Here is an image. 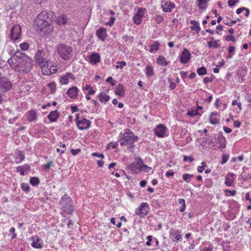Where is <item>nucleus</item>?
I'll use <instances>...</instances> for the list:
<instances>
[{
    "label": "nucleus",
    "mask_w": 251,
    "mask_h": 251,
    "mask_svg": "<svg viewBox=\"0 0 251 251\" xmlns=\"http://www.w3.org/2000/svg\"><path fill=\"white\" fill-rule=\"evenodd\" d=\"M16 65L15 66L16 71L20 73H27L32 68V59L28 56L17 50L15 53Z\"/></svg>",
    "instance_id": "obj_1"
},
{
    "label": "nucleus",
    "mask_w": 251,
    "mask_h": 251,
    "mask_svg": "<svg viewBox=\"0 0 251 251\" xmlns=\"http://www.w3.org/2000/svg\"><path fill=\"white\" fill-rule=\"evenodd\" d=\"M121 137L119 142L121 146H126L128 150L135 148L134 143L138 141L139 138L135 135L133 132L129 131L125 132L124 133H121Z\"/></svg>",
    "instance_id": "obj_2"
},
{
    "label": "nucleus",
    "mask_w": 251,
    "mask_h": 251,
    "mask_svg": "<svg viewBox=\"0 0 251 251\" xmlns=\"http://www.w3.org/2000/svg\"><path fill=\"white\" fill-rule=\"evenodd\" d=\"M72 202L71 198L66 194L61 197L59 203L61 205L62 213L70 214L74 212V208Z\"/></svg>",
    "instance_id": "obj_3"
},
{
    "label": "nucleus",
    "mask_w": 251,
    "mask_h": 251,
    "mask_svg": "<svg viewBox=\"0 0 251 251\" xmlns=\"http://www.w3.org/2000/svg\"><path fill=\"white\" fill-rule=\"evenodd\" d=\"M50 60V53L46 50L39 49L35 55V62L39 67H42Z\"/></svg>",
    "instance_id": "obj_4"
},
{
    "label": "nucleus",
    "mask_w": 251,
    "mask_h": 251,
    "mask_svg": "<svg viewBox=\"0 0 251 251\" xmlns=\"http://www.w3.org/2000/svg\"><path fill=\"white\" fill-rule=\"evenodd\" d=\"M35 24L37 26V30L43 32L44 35H47L53 30L51 21L35 20Z\"/></svg>",
    "instance_id": "obj_5"
},
{
    "label": "nucleus",
    "mask_w": 251,
    "mask_h": 251,
    "mask_svg": "<svg viewBox=\"0 0 251 251\" xmlns=\"http://www.w3.org/2000/svg\"><path fill=\"white\" fill-rule=\"evenodd\" d=\"M57 51L60 57L64 60H68L72 55V48L65 44H60L57 46Z\"/></svg>",
    "instance_id": "obj_6"
},
{
    "label": "nucleus",
    "mask_w": 251,
    "mask_h": 251,
    "mask_svg": "<svg viewBox=\"0 0 251 251\" xmlns=\"http://www.w3.org/2000/svg\"><path fill=\"white\" fill-rule=\"evenodd\" d=\"M41 69V71L44 75H50L52 74H55L57 70V66L51 60L48 61V62L43 65L42 67H40Z\"/></svg>",
    "instance_id": "obj_7"
},
{
    "label": "nucleus",
    "mask_w": 251,
    "mask_h": 251,
    "mask_svg": "<svg viewBox=\"0 0 251 251\" xmlns=\"http://www.w3.org/2000/svg\"><path fill=\"white\" fill-rule=\"evenodd\" d=\"M79 115L80 114L77 113L75 119L77 128L80 130L88 129L91 126L90 121L84 118L80 119Z\"/></svg>",
    "instance_id": "obj_8"
},
{
    "label": "nucleus",
    "mask_w": 251,
    "mask_h": 251,
    "mask_svg": "<svg viewBox=\"0 0 251 251\" xmlns=\"http://www.w3.org/2000/svg\"><path fill=\"white\" fill-rule=\"evenodd\" d=\"M149 210V204L147 202L141 203L135 210V213L141 218H144L148 215Z\"/></svg>",
    "instance_id": "obj_9"
},
{
    "label": "nucleus",
    "mask_w": 251,
    "mask_h": 251,
    "mask_svg": "<svg viewBox=\"0 0 251 251\" xmlns=\"http://www.w3.org/2000/svg\"><path fill=\"white\" fill-rule=\"evenodd\" d=\"M21 35V27L19 25H15L10 32L11 39L14 42L18 40Z\"/></svg>",
    "instance_id": "obj_10"
},
{
    "label": "nucleus",
    "mask_w": 251,
    "mask_h": 251,
    "mask_svg": "<svg viewBox=\"0 0 251 251\" xmlns=\"http://www.w3.org/2000/svg\"><path fill=\"white\" fill-rule=\"evenodd\" d=\"M167 129V128L165 125L159 124L153 129V132L158 137L164 138L165 136Z\"/></svg>",
    "instance_id": "obj_11"
},
{
    "label": "nucleus",
    "mask_w": 251,
    "mask_h": 251,
    "mask_svg": "<svg viewBox=\"0 0 251 251\" xmlns=\"http://www.w3.org/2000/svg\"><path fill=\"white\" fill-rule=\"evenodd\" d=\"M191 58V54L190 51L185 48L181 53L179 61L182 64H186L188 63Z\"/></svg>",
    "instance_id": "obj_12"
},
{
    "label": "nucleus",
    "mask_w": 251,
    "mask_h": 251,
    "mask_svg": "<svg viewBox=\"0 0 251 251\" xmlns=\"http://www.w3.org/2000/svg\"><path fill=\"white\" fill-rule=\"evenodd\" d=\"M12 84L8 79L3 76L0 78V88L2 89L4 91L7 92L12 88Z\"/></svg>",
    "instance_id": "obj_13"
},
{
    "label": "nucleus",
    "mask_w": 251,
    "mask_h": 251,
    "mask_svg": "<svg viewBox=\"0 0 251 251\" xmlns=\"http://www.w3.org/2000/svg\"><path fill=\"white\" fill-rule=\"evenodd\" d=\"M145 9L143 8H139L137 13L133 17V21L135 24L140 25L142 22V19L145 14Z\"/></svg>",
    "instance_id": "obj_14"
},
{
    "label": "nucleus",
    "mask_w": 251,
    "mask_h": 251,
    "mask_svg": "<svg viewBox=\"0 0 251 251\" xmlns=\"http://www.w3.org/2000/svg\"><path fill=\"white\" fill-rule=\"evenodd\" d=\"M53 18V13H50L46 10H44L40 12L37 16L36 17L35 20H47L49 19L51 20Z\"/></svg>",
    "instance_id": "obj_15"
},
{
    "label": "nucleus",
    "mask_w": 251,
    "mask_h": 251,
    "mask_svg": "<svg viewBox=\"0 0 251 251\" xmlns=\"http://www.w3.org/2000/svg\"><path fill=\"white\" fill-rule=\"evenodd\" d=\"M60 82L62 84H67L69 82V78L73 80H75V75L72 73H66L65 75L59 76Z\"/></svg>",
    "instance_id": "obj_16"
},
{
    "label": "nucleus",
    "mask_w": 251,
    "mask_h": 251,
    "mask_svg": "<svg viewBox=\"0 0 251 251\" xmlns=\"http://www.w3.org/2000/svg\"><path fill=\"white\" fill-rule=\"evenodd\" d=\"M161 7L163 8V11L165 12H171L172 9L175 7L174 3L170 1H166L164 2V4H161Z\"/></svg>",
    "instance_id": "obj_17"
},
{
    "label": "nucleus",
    "mask_w": 251,
    "mask_h": 251,
    "mask_svg": "<svg viewBox=\"0 0 251 251\" xmlns=\"http://www.w3.org/2000/svg\"><path fill=\"white\" fill-rule=\"evenodd\" d=\"M89 59L91 64L95 65L100 62V56L98 52H94L89 56Z\"/></svg>",
    "instance_id": "obj_18"
},
{
    "label": "nucleus",
    "mask_w": 251,
    "mask_h": 251,
    "mask_svg": "<svg viewBox=\"0 0 251 251\" xmlns=\"http://www.w3.org/2000/svg\"><path fill=\"white\" fill-rule=\"evenodd\" d=\"M96 35L99 39L104 41L107 36L106 29L104 27H100L96 31Z\"/></svg>",
    "instance_id": "obj_19"
},
{
    "label": "nucleus",
    "mask_w": 251,
    "mask_h": 251,
    "mask_svg": "<svg viewBox=\"0 0 251 251\" xmlns=\"http://www.w3.org/2000/svg\"><path fill=\"white\" fill-rule=\"evenodd\" d=\"M217 143L220 145L218 146L219 149H225L226 147V140L223 136L222 132H220L217 138Z\"/></svg>",
    "instance_id": "obj_20"
},
{
    "label": "nucleus",
    "mask_w": 251,
    "mask_h": 251,
    "mask_svg": "<svg viewBox=\"0 0 251 251\" xmlns=\"http://www.w3.org/2000/svg\"><path fill=\"white\" fill-rule=\"evenodd\" d=\"M27 120L29 122L35 121L37 119V114L34 110H30L26 114Z\"/></svg>",
    "instance_id": "obj_21"
},
{
    "label": "nucleus",
    "mask_w": 251,
    "mask_h": 251,
    "mask_svg": "<svg viewBox=\"0 0 251 251\" xmlns=\"http://www.w3.org/2000/svg\"><path fill=\"white\" fill-rule=\"evenodd\" d=\"M78 90L76 87H72L69 88L67 92V94L71 99H75L77 98L78 95Z\"/></svg>",
    "instance_id": "obj_22"
},
{
    "label": "nucleus",
    "mask_w": 251,
    "mask_h": 251,
    "mask_svg": "<svg viewBox=\"0 0 251 251\" xmlns=\"http://www.w3.org/2000/svg\"><path fill=\"white\" fill-rule=\"evenodd\" d=\"M236 178L235 175L233 173H228L226 176L225 183L228 186H231Z\"/></svg>",
    "instance_id": "obj_23"
},
{
    "label": "nucleus",
    "mask_w": 251,
    "mask_h": 251,
    "mask_svg": "<svg viewBox=\"0 0 251 251\" xmlns=\"http://www.w3.org/2000/svg\"><path fill=\"white\" fill-rule=\"evenodd\" d=\"M30 166L27 164H25L23 165L19 166L16 167L17 172H19L20 173V175L23 176L25 175V171H30Z\"/></svg>",
    "instance_id": "obj_24"
},
{
    "label": "nucleus",
    "mask_w": 251,
    "mask_h": 251,
    "mask_svg": "<svg viewBox=\"0 0 251 251\" xmlns=\"http://www.w3.org/2000/svg\"><path fill=\"white\" fill-rule=\"evenodd\" d=\"M143 163V160L141 158H139L137 161L134 162L130 164L128 166V168L130 170H133L134 168H136L140 171Z\"/></svg>",
    "instance_id": "obj_25"
},
{
    "label": "nucleus",
    "mask_w": 251,
    "mask_h": 251,
    "mask_svg": "<svg viewBox=\"0 0 251 251\" xmlns=\"http://www.w3.org/2000/svg\"><path fill=\"white\" fill-rule=\"evenodd\" d=\"M180 231L177 229L174 231L170 232V237L173 241H178L181 239V235L180 234Z\"/></svg>",
    "instance_id": "obj_26"
},
{
    "label": "nucleus",
    "mask_w": 251,
    "mask_h": 251,
    "mask_svg": "<svg viewBox=\"0 0 251 251\" xmlns=\"http://www.w3.org/2000/svg\"><path fill=\"white\" fill-rule=\"evenodd\" d=\"M68 18L65 14H62L58 16L56 20V23L58 25H65L67 24Z\"/></svg>",
    "instance_id": "obj_27"
},
{
    "label": "nucleus",
    "mask_w": 251,
    "mask_h": 251,
    "mask_svg": "<svg viewBox=\"0 0 251 251\" xmlns=\"http://www.w3.org/2000/svg\"><path fill=\"white\" fill-rule=\"evenodd\" d=\"M31 240L33 241L31 245L33 247L36 249H41L43 247V243L41 242V239L39 237H37L35 239V237H32Z\"/></svg>",
    "instance_id": "obj_28"
},
{
    "label": "nucleus",
    "mask_w": 251,
    "mask_h": 251,
    "mask_svg": "<svg viewBox=\"0 0 251 251\" xmlns=\"http://www.w3.org/2000/svg\"><path fill=\"white\" fill-rule=\"evenodd\" d=\"M59 113L57 110H55L50 112L48 115V118L50 122H56L59 117Z\"/></svg>",
    "instance_id": "obj_29"
},
{
    "label": "nucleus",
    "mask_w": 251,
    "mask_h": 251,
    "mask_svg": "<svg viewBox=\"0 0 251 251\" xmlns=\"http://www.w3.org/2000/svg\"><path fill=\"white\" fill-rule=\"evenodd\" d=\"M116 95L120 97H123L125 95V89L122 84H119L115 90Z\"/></svg>",
    "instance_id": "obj_30"
},
{
    "label": "nucleus",
    "mask_w": 251,
    "mask_h": 251,
    "mask_svg": "<svg viewBox=\"0 0 251 251\" xmlns=\"http://www.w3.org/2000/svg\"><path fill=\"white\" fill-rule=\"evenodd\" d=\"M190 23L192 25L191 26V29L195 31L197 33H199L201 30L199 23L195 20H192L190 21Z\"/></svg>",
    "instance_id": "obj_31"
},
{
    "label": "nucleus",
    "mask_w": 251,
    "mask_h": 251,
    "mask_svg": "<svg viewBox=\"0 0 251 251\" xmlns=\"http://www.w3.org/2000/svg\"><path fill=\"white\" fill-rule=\"evenodd\" d=\"M160 46V43L158 41H155L153 42V43L150 46V51L151 52H154L159 50Z\"/></svg>",
    "instance_id": "obj_32"
},
{
    "label": "nucleus",
    "mask_w": 251,
    "mask_h": 251,
    "mask_svg": "<svg viewBox=\"0 0 251 251\" xmlns=\"http://www.w3.org/2000/svg\"><path fill=\"white\" fill-rule=\"evenodd\" d=\"M156 60L157 64L161 66H166L169 63V62L167 61L165 57L162 55H159Z\"/></svg>",
    "instance_id": "obj_33"
},
{
    "label": "nucleus",
    "mask_w": 251,
    "mask_h": 251,
    "mask_svg": "<svg viewBox=\"0 0 251 251\" xmlns=\"http://www.w3.org/2000/svg\"><path fill=\"white\" fill-rule=\"evenodd\" d=\"M99 98L100 101L104 103H106L110 100V97L108 95L102 93L100 94Z\"/></svg>",
    "instance_id": "obj_34"
},
{
    "label": "nucleus",
    "mask_w": 251,
    "mask_h": 251,
    "mask_svg": "<svg viewBox=\"0 0 251 251\" xmlns=\"http://www.w3.org/2000/svg\"><path fill=\"white\" fill-rule=\"evenodd\" d=\"M145 73L148 77H151L154 75L153 69L151 66H147L145 70Z\"/></svg>",
    "instance_id": "obj_35"
},
{
    "label": "nucleus",
    "mask_w": 251,
    "mask_h": 251,
    "mask_svg": "<svg viewBox=\"0 0 251 251\" xmlns=\"http://www.w3.org/2000/svg\"><path fill=\"white\" fill-rule=\"evenodd\" d=\"M199 3L198 7L201 9H205L207 8V0H198Z\"/></svg>",
    "instance_id": "obj_36"
},
{
    "label": "nucleus",
    "mask_w": 251,
    "mask_h": 251,
    "mask_svg": "<svg viewBox=\"0 0 251 251\" xmlns=\"http://www.w3.org/2000/svg\"><path fill=\"white\" fill-rule=\"evenodd\" d=\"M217 115V113L212 112L209 118V122L212 125H216L219 123V120L217 118L213 117Z\"/></svg>",
    "instance_id": "obj_37"
},
{
    "label": "nucleus",
    "mask_w": 251,
    "mask_h": 251,
    "mask_svg": "<svg viewBox=\"0 0 251 251\" xmlns=\"http://www.w3.org/2000/svg\"><path fill=\"white\" fill-rule=\"evenodd\" d=\"M29 182L32 185L35 186L39 184L40 180L38 177L33 176L30 177Z\"/></svg>",
    "instance_id": "obj_38"
},
{
    "label": "nucleus",
    "mask_w": 251,
    "mask_h": 251,
    "mask_svg": "<svg viewBox=\"0 0 251 251\" xmlns=\"http://www.w3.org/2000/svg\"><path fill=\"white\" fill-rule=\"evenodd\" d=\"M16 154L18 156L20 157V161H16V163L18 164L24 161L25 159V154L24 152V151L18 150L17 152H16Z\"/></svg>",
    "instance_id": "obj_39"
},
{
    "label": "nucleus",
    "mask_w": 251,
    "mask_h": 251,
    "mask_svg": "<svg viewBox=\"0 0 251 251\" xmlns=\"http://www.w3.org/2000/svg\"><path fill=\"white\" fill-rule=\"evenodd\" d=\"M197 72L199 75H203L207 74V69L205 67L202 66L197 69Z\"/></svg>",
    "instance_id": "obj_40"
},
{
    "label": "nucleus",
    "mask_w": 251,
    "mask_h": 251,
    "mask_svg": "<svg viewBox=\"0 0 251 251\" xmlns=\"http://www.w3.org/2000/svg\"><path fill=\"white\" fill-rule=\"evenodd\" d=\"M154 19L156 24H160L163 21L164 18L162 15L156 14L154 16Z\"/></svg>",
    "instance_id": "obj_41"
},
{
    "label": "nucleus",
    "mask_w": 251,
    "mask_h": 251,
    "mask_svg": "<svg viewBox=\"0 0 251 251\" xmlns=\"http://www.w3.org/2000/svg\"><path fill=\"white\" fill-rule=\"evenodd\" d=\"M193 177V175H190L189 174H184L182 176L183 180L187 183H189L191 181V178Z\"/></svg>",
    "instance_id": "obj_42"
},
{
    "label": "nucleus",
    "mask_w": 251,
    "mask_h": 251,
    "mask_svg": "<svg viewBox=\"0 0 251 251\" xmlns=\"http://www.w3.org/2000/svg\"><path fill=\"white\" fill-rule=\"evenodd\" d=\"M21 188L26 193H29L30 190L29 185L27 183L24 182L21 184Z\"/></svg>",
    "instance_id": "obj_43"
},
{
    "label": "nucleus",
    "mask_w": 251,
    "mask_h": 251,
    "mask_svg": "<svg viewBox=\"0 0 251 251\" xmlns=\"http://www.w3.org/2000/svg\"><path fill=\"white\" fill-rule=\"evenodd\" d=\"M187 115L191 116V117H194L195 116L201 115V114L197 110H192L188 111L187 113Z\"/></svg>",
    "instance_id": "obj_44"
},
{
    "label": "nucleus",
    "mask_w": 251,
    "mask_h": 251,
    "mask_svg": "<svg viewBox=\"0 0 251 251\" xmlns=\"http://www.w3.org/2000/svg\"><path fill=\"white\" fill-rule=\"evenodd\" d=\"M218 42V40H215L214 42L209 41L208 42L207 44L209 48L213 47L214 48L216 49L219 47Z\"/></svg>",
    "instance_id": "obj_45"
},
{
    "label": "nucleus",
    "mask_w": 251,
    "mask_h": 251,
    "mask_svg": "<svg viewBox=\"0 0 251 251\" xmlns=\"http://www.w3.org/2000/svg\"><path fill=\"white\" fill-rule=\"evenodd\" d=\"M48 86L50 88L52 93H54L56 91V84L54 82H51L48 83Z\"/></svg>",
    "instance_id": "obj_46"
},
{
    "label": "nucleus",
    "mask_w": 251,
    "mask_h": 251,
    "mask_svg": "<svg viewBox=\"0 0 251 251\" xmlns=\"http://www.w3.org/2000/svg\"><path fill=\"white\" fill-rule=\"evenodd\" d=\"M15 54L10 57L7 61V63L10 65L11 67L14 66L15 67L16 65V58L14 57Z\"/></svg>",
    "instance_id": "obj_47"
},
{
    "label": "nucleus",
    "mask_w": 251,
    "mask_h": 251,
    "mask_svg": "<svg viewBox=\"0 0 251 251\" xmlns=\"http://www.w3.org/2000/svg\"><path fill=\"white\" fill-rule=\"evenodd\" d=\"M215 76L212 75L210 77H205L203 80V82L204 83L206 84L208 82H211L213 81V80L215 79Z\"/></svg>",
    "instance_id": "obj_48"
},
{
    "label": "nucleus",
    "mask_w": 251,
    "mask_h": 251,
    "mask_svg": "<svg viewBox=\"0 0 251 251\" xmlns=\"http://www.w3.org/2000/svg\"><path fill=\"white\" fill-rule=\"evenodd\" d=\"M151 169V167H148L147 165H145L143 162L142 167L140 169V171H143L145 172H149Z\"/></svg>",
    "instance_id": "obj_49"
},
{
    "label": "nucleus",
    "mask_w": 251,
    "mask_h": 251,
    "mask_svg": "<svg viewBox=\"0 0 251 251\" xmlns=\"http://www.w3.org/2000/svg\"><path fill=\"white\" fill-rule=\"evenodd\" d=\"M20 47L23 50H25L28 49L29 44L26 42H24L20 45Z\"/></svg>",
    "instance_id": "obj_50"
},
{
    "label": "nucleus",
    "mask_w": 251,
    "mask_h": 251,
    "mask_svg": "<svg viewBox=\"0 0 251 251\" xmlns=\"http://www.w3.org/2000/svg\"><path fill=\"white\" fill-rule=\"evenodd\" d=\"M222 159L221 163L222 164H224L227 161L229 158V155L226 154H224L222 155Z\"/></svg>",
    "instance_id": "obj_51"
},
{
    "label": "nucleus",
    "mask_w": 251,
    "mask_h": 251,
    "mask_svg": "<svg viewBox=\"0 0 251 251\" xmlns=\"http://www.w3.org/2000/svg\"><path fill=\"white\" fill-rule=\"evenodd\" d=\"M117 63L119 64L120 65H117L116 66V68H117V69L120 68L121 69H122L123 68L124 66H126V62L125 61H121V62L118 61Z\"/></svg>",
    "instance_id": "obj_52"
},
{
    "label": "nucleus",
    "mask_w": 251,
    "mask_h": 251,
    "mask_svg": "<svg viewBox=\"0 0 251 251\" xmlns=\"http://www.w3.org/2000/svg\"><path fill=\"white\" fill-rule=\"evenodd\" d=\"M225 40L226 41H231L232 42H234L235 41V38L234 36H233L232 35H227L225 36Z\"/></svg>",
    "instance_id": "obj_53"
},
{
    "label": "nucleus",
    "mask_w": 251,
    "mask_h": 251,
    "mask_svg": "<svg viewBox=\"0 0 251 251\" xmlns=\"http://www.w3.org/2000/svg\"><path fill=\"white\" fill-rule=\"evenodd\" d=\"M154 237L151 235H149L147 236V239L148 241L146 242V244L148 246H151V242L153 241Z\"/></svg>",
    "instance_id": "obj_54"
},
{
    "label": "nucleus",
    "mask_w": 251,
    "mask_h": 251,
    "mask_svg": "<svg viewBox=\"0 0 251 251\" xmlns=\"http://www.w3.org/2000/svg\"><path fill=\"white\" fill-rule=\"evenodd\" d=\"M106 81L109 82L112 86H115L116 85V81L113 79L112 77H108Z\"/></svg>",
    "instance_id": "obj_55"
},
{
    "label": "nucleus",
    "mask_w": 251,
    "mask_h": 251,
    "mask_svg": "<svg viewBox=\"0 0 251 251\" xmlns=\"http://www.w3.org/2000/svg\"><path fill=\"white\" fill-rule=\"evenodd\" d=\"M115 221L116 219L115 218H112L110 222L113 225H116L117 227H120L122 226V223L121 222H119L117 224H115Z\"/></svg>",
    "instance_id": "obj_56"
},
{
    "label": "nucleus",
    "mask_w": 251,
    "mask_h": 251,
    "mask_svg": "<svg viewBox=\"0 0 251 251\" xmlns=\"http://www.w3.org/2000/svg\"><path fill=\"white\" fill-rule=\"evenodd\" d=\"M239 0H229L228 1V5L230 7L233 6L236 3L239 2Z\"/></svg>",
    "instance_id": "obj_57"
},
{
    "label": "nucleus",
    "mask_w": 251,
    "mask_h": 251,
    "mask_svg": "<svg viewBox=\"0 0 251 251\" xmlns=\"http://www.w3.org/2000/svg\"><path fill=\"white\" fill-rule=\"evenodd\" d=\"M168 82L170 83V86H169L170 88H171L172 90H173L176 88V83L173 82L170 79H168Z\"/></svg>",
    "instance_id": "obj_58"
},
{
    "label": "nucleus",
    "mask_w": 251,
    "mask_h": 251,
    "mask_svg": "<svg viewBox=\"0 0 251 251\" xmlns=\"http://www.w3.org/2000/svg\"><path fill=\"white\" fill-rule=\"evenodd\" d=\"M81 151V150L80 149H71V152L72 154L73 155H76L78 153H79Z\"/></svg>",
    "instance_id": "obj_59"
},
{
    "label": "nucleus",
    "mask_w": 251,
    "mask_h": 251,
    "mask_svg": "<svg viewBox=\"0 0 251 251\" xmlns=\"http://www.w3.org/2000/svg\"><path fill=\"white\" fill-rule=\"evenodd\" d=\"M194 160V158L192 156H184L183 161H187L189 160L190 162H192Z\"/></svg>",
    "instance_id": "obj_60"
},
{
    "label": "nucleus",
    "mask_w": 251,
    "mask_h": 251,
    "mask_svg": "<svg viewBox=\"0 0 251 251\" xmlns=\"http://www.w3.org/2000/svg\"><path fill=\"white\" fill-rule=\"evenodd\" d=\"M228 51L230 54H234L235 52V47L232 46H230L228 48Z\"/></svg>",
    "instance_id": "obj_61"
},
{
    "label": "nucleus",
    "mask_w": 251,
    "mask_h": 251,
    "mask_svg": "<svg viewBox=\"0 0 251 251\" xmlns=\"http://www.w3.org/2000/svg\"><path fill=\"white\" fill-rule=\"evenodd\" d=\"M93 156H96L98 157H101L103 158L104 157V155L102 153H99L98 152H94L92 154Z\"/></svg>",
    "instance_id": "obj_62"
},
{
    "label": "nucleus",
    "mask_w": 251,
    "mask_h": 251,
    "mask_svg": "<svg viewBox=\"0 0 251 251\" xmlns=\"http://www.w3.org/2000/svg\"><path fill=\"white\" fill-rule=\"evenodd\" d=\"M115 18L114 17H111L109 20V21L108 22L107 25L110 26H111L115 21Z\"/></svg>",
    "instance_id": "obj_63"
},
{
    "label": "nucleus",
    "mask_w": 251,
    "mask_h": 251,
    "mask_svg": "<svg viewBox=\"0 0 251 251\" xmlns=\"http://www.w3.org/2000/svg\"><path fill=\"white\" fill-rule=\"evenodd\" d=\"M213 251V248L212 246H208V247H205L203 248L202 250L201 251Z\"/></svg>",
    "instance_id": "obj_64"
}]
</instances>
